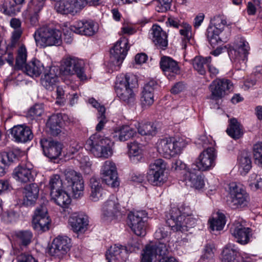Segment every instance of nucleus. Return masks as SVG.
Listing matches in <instances>:
<instances>
[{"label": "nucleus", "instance_id": "nucleus-1", "mask_svg": "<svg viewBox=\"0 0 262 262\" xmlns=\"http://www.w3.org/2000/svg\"><path fill=\"white\" fill-rule=\"evenodd\" d=\"M196 221L190 207L185 206L180 208H172L167 215L166 223L174 231L184 232L194 227Z\"/></svg>", "mask_w": 262, "mask_h": 262}, {"label": "nucleus", "instance_id": "nucleus-2", "mask_svg": "<svg viewBox=\"0 0 262 262\" xmlns=\"http://www.w3.org/2000/svg\"><path fill=\"white\" fill-rule=\"evenodd\" d=\"M136 77L127 74L117 77L115 82V92L119 99L127 105H133L136 101L134 89L137 85Z\"/></svg>", "mask_w": 262, "mask_h": 262}, {"label": "nucleus", "instance_id": "nucleus-3", "mask_svg": "<svg viewBox=\"0 0 262 262\" xmlns=\"http://www.w3.org/2000/svg\"><path fill=\"white\" fill-rule=\"evenodd\" d=\"M84 147L96 157L108 158L113 155L111 141L97 133L90 137Z\"/></svg>", "mask_w": 262, "mask_h": 262}, {"label": "nucleus", "instance_id": "nucleus-4", "mask_svg": "<svg viewBox=\"0 0 262 262\" xmlns=\"http://www.w3.org/2000/svg\"><path fill=\"white\" fill-rule=\"evenodd\" d=\"M61 32L49 26H44L37 30L34 37L36 43L42 47L59 46L62 44Z\"/></svg>", "mask_w": 262, "mask_h": 262}, {"label": "nucleus", "instance_id": "nucleus-5", "mask_svg": "<svg viewBox=\"0 0 262 262\" xmlns=\"http://www.w3.org/2000/svg\"><path fill=\"white\" fill-rule=\"evenodd\" d=\"M187 144V141L183 138L166 137L158 141L157 149L160 154L169 159L180 154Z\"/></svg>", "mask_w": 262, "mask_h": 262}, {"label": "nucleus", "instance_id": "nucleus-6", "mask_svg": "<svg viewBox=\"0 0 262 262\" xmlns=\"http://www.w3.org/2000/svg\"><path fill=\"white\" fill-rule=\"evenodd\" d=\"M167 252L166 244L161 242L147 245L143 250L141 262H154L158 255L164 256L167 254ZM160 262H178V261L174 257H170L165 261Z\"/></svg>", "mask_w": 262, "mask_h": 262}, {"label": "nucleus", "instance_id": "nucleus-7", "mask_svg": "<svg viewBox=\"0 0 262 262\" xmlns=\"http://www.w3.org/2000/svg\"><path fill=\"white\" fill-rule=\"evenodd\" d=\"M217 151L213 147H208L204 149L191 165L194 171H207L212 169L215 165Z\"/></svg>", "mask_w": 262, "mask_h": 262}, {"label": "nucleus", "instance_id": "nucleus-8", "mask_svg": "<svg viewBox=\"0 0 262 262\" xmlns=\"http://www.w3.org/2000/svg\"><path fill=\"white\" fill-rule=\"evenodd\" d=\"M229 199L231 205L235 208H243L248 206L250 196L243 185L232 183L229 185Z\"/></svg>", "mask_w": 262, "mask_h": 262}, {"label": "nucleus", "instance_id": "nucleus-9", "mask_svg": "<svg viewBox=\"0 0 262 262\" xmlns=\"http://www.w3.org/2000/svg\"><path fill=\"white\" fill-rule=\"evenodd\" d=\"M166 168V164L161 159L156 160L149 165L147 179L148 182L154 186H159L163 185L167 180V176L164 171Z\"/></svg>", "mask_w": 262, "mask_h": 262}, {"label": "nucleus", "instance_id": "nucleus-10", "mask_svg": "<svg viewBox=\"0 0 262 262\" xmlns=\"http://www.w3.org/2000/svg\"><path fill=\"white\" fill-rule=\"evenodd\" d=\"M60 71L64 75L76 74L81 80H85L86 78L83 62L75 57H69L63 59Z\"/></svg>", "mask_w": 262, "mask_h": 262}, {"label": "nucleus", "instance_id": "nucleus-11", "mask_svg": "<svg viewBox=\"0 0 262 262\" xmlns=\"http://www.w3.org/2000/svg\"><path fill=\"white\" fill-rule=\"evenodd\" d=\"M250 47L248 42L242 39L239 43L234 47H230L228 50L230 59L236 64H239L241 68L246 66Z\"/></svg>", "mask_w": 262, "mask_h": 262}, {"label": "nucleus", "instance_id": "nucleus-12", "mask_svg": "<svg viewBox=\"0 0 262 262\" xmlns=\"http://www.w3.org/2000/svg\"><path fill=\"white\" fill-rule=\"evenodd\" d=\"M63 173L65 180L72 187L73 196L79 198L82 196L84 185L81 173L71 169H66Z\"/></svg>", "mask_w": 262, "mask_h": 262}, {"label": "nucleus", "instance_id": "nucleus-13", "mask_svg": "<svg viewBox=\"0 0 262 262\" xmlns=\"http://www.w3.org/2000/svg\"><path fill=\"white\" fill-rule=\"evenodd\" d=\"M128 225L138 236H144L146 233L147 213L145 211L130 212L128 215Z\"/></svg>", "mask_w": 262, "mask_h": 262}, {"label": "nucleus", "instance_id": "nucleus-14", "mask_svg": "<svg viewBox=\"0 0 262 262\" xmlns=\"http://www.w3.org/2000/svg\"><path fill=\"white\" fill-rule=\"evenodd\" d=\"M233 86L230 80L224 78H216L212 81L209 86L211 92L210 98L218 100L223 98Z\"/></svg>", "mask_w": 262, "mask_h": 262}, {"label": "nucleus", "instance_id": "nucleus-15", "mask_svg": "<svg viewBox=\"0 0 262 262\" xmlns=\"http://www.w3.org/2000/svg\"><path fill=\"white\" fill-rule=\"evenodd\" d=\"M51 220L48 215L47 208L44 205L37 207L32 219V226L37 231L44 232L49 229Z\"/></svg>", "mask_w": 262, "mask_h": 262}, {"label": "nucleus", "instance_id": "nucleus-16", "mask_svg": "<svg viewBox=\"0 0 262 262\" xmlns=\"http://www.w3.org/2000/svg\"><path fill=\"white\" fill-rule=\"evenodd\" d=\"M230 231L232 235L239 244L245 245L251 242L252 229L245 227L241 221H235L230 228Z\"/></svg>", "mask_w": 262, "mask_h": 262}, {"label": "nucleus", "instance_id": "nucleus-17", "mask_svg": "<svg viewBox=\"0 0 262 262\" xmlns=\"http://www.w3.org/2000/svg\"><path fill=\"white\" fill-rule=\"evenodd\" d=\"M101 217L104 221H111L121 215V207L118 199L111 195L103 204Z\"/></svg>", "mask_w": 262, "mask_h": 262}, {"label": "nucleus", "instance_id": "nucleus-18", "mask_svg": "<svg viewBox=\"0 0 262 262\" xmlns=\"http://www.w3.org/2000/svg\"><path fill=\"white\" fill-rule=\"evenodd\" d=\"M71 239L66 236H58L52 242L48 253L52 256L62 258L70 250Z\"/></svg>", "mask_w": 262, "mask_h": 262}, {"label": "nucleus", "instance_id": "nucleus-19", "mask_svg": "<svg viewBox=\"0 0 262 262\" xmlns=\"http://www.w3.org/2000/svg\"><path fill=\"white\" fill-rule=\"evenodd\" d=\"M101 176L102 181L112 187L119 185L117 168L115 164L111 161H106L101 167Z\"/></svg>", "mask_w": 262, "mask_h": 262}, {"label": "nucleus", "instance_id": "nucleus-20", "mask_svg": "<svg viewBox=\"0 0 262 262\" xmlns=\"http://www.w3.org/2000/svg\"><path fill=\"white\" fill-rule=\"evenodd\" d=\"M43 152L51 159H56L61 155L62 144L59 141L51 138H43L40 141Z\"/></svg>", "mask_w": 262, "mask_h": 262}, {"label": "nucleus", "instance_id": "nucleus-21", "mask_svg": "<svg viewBox=\"0 0 262 262\" xmlns=\"http://www.w3.org/2000/svg\"><path fill=\"white\" fill-rule=\"evenodd\" d=\"M70 29L76 34L91 36L98 31V26L92 20H83L76 21L70 26Z\"/></svg>", "mask_w": 262, "mask_h": 262}, {"label": "nucleus", "instance_id": "nucleus-22", "mask_svg": "<svg viewBox=\"0 0 262 262\" xmlns=\"http://www.w3.org/2000/svg\"><path fill=\"white\" fill-rule=\"evenodd\" d=\"M160 65L165 75L169 79H173L176 75L181 73V68L178 62L170 57H161Z\"/></svg>", "mask_w": 262, "mask_h": 262}, {"label": "nucleus", "instance_id": "nucleus-23", "mask_svg": "<svg viewBox=\"0 0 262 262\" xmlns=\"http://www.w3.org/2000/svg\"><path fill=\"white\" fill-rule=\"evenodd\" d=\"M10 134L17 143H26L31 141L33 134L29 127L25 125H17L10 129Z\"/></svg>", "mask_w": 262, "mask_h": 262}, {"label": "nucleus", "instance_id": "nucleus-24", "mask_svg": "<svg viewBox=\"0 0 262 262\" xmlns=\"http://www.w3.org/2000/svg\"><path fill=\"white\" fill-rule=\"evenodd\" d=\"M127 45V39L123 38L118 40L111 50L112 58L114 59L113 62L118 66L122 63L127 55L128 50Z\"/></svg>", "mask_w": 262, "mask_h": 262}, {"label": "nucleus", "instance_id": "nucleus-25", "mask_svg": "<svg viewBox=\"0 0 262 262\" xmlns=\"http://www.w3.org/2000/svg\"><path fill=\"white\" fill-rule=\"evenodd\" d=\"M69 224L74 232L82 233L87 230L89 221L86 216L74 213L69 217Z\"/></svg>", "mask_w": 262, "mask_h": 262}, {"label": "nucleus", "instance_id": "nucleus-26", "mask_svg": "<svg viewBox=\"0 0 262 262\" xmlns=\"http://www.w3.org/2000/svg\"><path fill=\"white\" fill-rule=\"evenodd\" d=\"M105 256L108 262H125L127 249L122 245H114L106 251Z\"/></svg>", "mask_w": 262, "mask_h": 262}, {"label": "nucleus", "instance_id": "nucleus-27", "mask_svg": "<svg viewBox=\"0 0 262 262\" xmlns=\"http://www.w3.org/2000/svg\"><path fill=\"white\" fill-rule=\"evenodd\" d=\"M150 37L157 48L164 49L168 45L167 34L159 25L152 26L150 30Z\"/></svg>", "mask_w": 262, "mask_h": 262}, {"label": "nucleus", "instance_id": "nucleus-28", "mask_svg": "<svg viewBox=\"0 0 262 262\" xmlns=\"http://www.w3.org/2000/svg\"><path fill=\"white\" fill-rule=\"evenodd\" d=\"M238 248L233 244H229L224 248L222 252L223 262H250L248 258H245L239 255Z\"/></svg>", "mask_w": 262, "mask_h": 262}, {"label": "nucleus", "instance_id": "nucleus-29", "mask_svg": "<svg viewBox=\"0 0 262 262\" xmlns=\"http://www.w3.org/2000/svg\"><path fill=\"white\" fill-rule=\"evenodd\" d=\"M196 171H194L191 168L187 171H185L181 180L185 182L186 184L196 189L200 190L204 188L205 183L203 178L201 176L196 175Z\"/></svg>", "mask_w": 262, "mask_h": 262}, {"label": "nucleus", "instance_id": "nucleus-30", "mask_svg": "<svg viewBox=\"0 0 262 262\" xmlns=\"http://www.w3.org/2000/svg\"><path fill=\"white\" fill-rule=\"evenodd\" d=\"M32 169V167L27 165H19L14 170L13 177L21 183H26L31 182L34 180Z\"/></svg>", "mask_w": 262, "mask_h": 262}, {"label": "nucleus", "instance_id": "nucleus-31", "mask_svg": "<svg viewBox=\"0 0 262 262\" xmlns=\"http://www.w3.org/2000/svg\"><path fill=\"white\" fill-rule=\"evenodd\" d=\"M63 124L60 114H53L49 118L46 123L47 128L53 136H57L61 132Z\"/></svg>", "mask_w": 262, "mask_h": 262}, {"label": "nucleus", "instance_id": "nucleus-32", "mask_svg": "<svg viewBox=\"0 0 262 262\" xmlns=\"http://www.w3.org/2000/svg\"><path fill=\"white\" fill-rule=\"evenodd\" d=\"M55 70L57 71L58 69L56 67L50 68L49 72L45 73L40 79L41 85L47 90L53 91L56 86L58 78L55 73Z\"/></svg>", "mask_w": 262, "mask_h": 262}, {"label": "nucleus", "instance_id": "nucleus-33", "mask_svg": "<svg viewBox=\"0 0 262 262\" xmlns=\"http://www.w3.org/2000/svg\"><path fill=\"white\" fill-rule=\"evenodd\" d=\"M90 199L93 202H97L103 196V189L100 180L95 177L90 180Z\"/></svg>", "mask_w": 262, "mask_h": 262}, {"label": "nucleus", "instance_id": "nucleus-34", "mask_svg": "<svg viewBox=\"0 0 262 262\" xmlns=\"http://www.w3.org/2000/svg\"><path fill=\"white\" fill-rule=\"evenodd\" d=\"M157 86V82L153 80L150 81L145 85L141 98L143 105L149 106L153 104L154 102V91Z\"/></svg>", "mask_w": 262, "mask_h": 262}, {"label": "nucleus", "instance_id": "nucleus-35", "mask_svg": "<svg viewBox=\"0 0 262 262\" xmlns=\"http://www.w3.org/2000/svg\"><path fill=\"white\" fill-rule=\"evenodd\" d=\"M114 137L120 141H125L132 138L136 134V130L128 125H122L114 130Z\"/></svg>", "mask_w": 262, "mask_h": 262}, {"label": "nucleus", "instance_id": "nucleus-36", "mask_svg": "<svg viewBox=\"0 0 262 262\" xmlns=\"http://www.w3.org/2000/svg\"><path fill=\"white\" fill-rule=\"evenodd\" d=\"M16 160V155L13 151H0V176L4 175L6 169Z\"/></svg>", "mask_w": 262, "mask_h": 262}, {"label": "nucleus", "instance_id": "nucleus-37", "mask_svg": "<svg viewBox=\"0 0 262 262\" xmlns=\"http://www.w3.org/2000/svg\"><path fill=\"white\" fill-rule=\"evenodd\" d=\"M43 64L38 60L34 59L31 62L26 64L24 70L26 74L30 77H38L44 71Z\"/></svg>", "mask_w": 262, "mask_h": 262}, {"label": "nucleus", "instance_id": "nucleus-38", "mask_svg": "<svg viewBox=\"0 0 262 262\" xmlns=\"http://www.w3.org/2000/svg\"><path fill=\"white\" fill-rule=\"evenodd\" d=\"M39 188L36 184L27 186L24 191V203L26 205H32L37 199Z\"/></svg>", "mask_w": 262, "mask_h": 262}, {"label": "nucleus", "instance_id": "nucleus-39", "mask_svg": "<svg viewBox=\"0 0 262 262\" xmlns=\"http://www.w3.org/2000/svg\"><path fill=\"white\" fill-rule=\"evenodd\" d=\"M52 199L54 202L61 207H66L71 202L68 193L63 189L58 191L50 192Z\"/></svg>", "mask_w": 262, "mask_h": 262}, {"label": "nucleus", "instance_id": "nucleus-40", "mask_svg": "<svg viewBox=\"0 0 262 262\" xmlns=\"http://www.w3.org/2000/svg\"><path fill=\"white\" fill-rule=\"evenodd\" d=\"M226 132L233 139H238L243 135V127L235 118H232L229 121Z\"/></svg>", "mask_w": 262, "mask_h": 262}, {"label": "nucleus", "instance_id": "nucleus-41", "mask_svg": "<svg viewBox=\"0 0 262 262\" xmlns=\"http://www.w3.org/2000/svg\"><path fill=\"white\" fill-rule=\"evenodd\" d=\"M209 227L212 231L222 230L226 224L225 215L217 212L209 221Z\"/></svg>", "mask_w": 262, "mask_h": 262}, {"label": "nucleus", "instance_id": "nucleus-42", "mask_svg": "<svg viewBox=\"0 0 262 262\" xmlns=\"http://www.w3.org/2000/svg\"><path fill=\"white\" fill-rule=\"evenodd\" d=\"M135 126L142 136H155L157 133L156 127L151 122H136Z\"/></svg>", "mask_w": 262, "mask_h": 262}, {"label": "nucleus", "instance_id": "nucleus-43", "mask_svg": "<svg viewBox=\"0 0 262 262\" xmlns=\"http://www.w3.org/2000/svg\"><path fill=\"white\" fill-rule=\"evenodd\" d=\"M16 241L20 246L27 247L31 242L33 234L29 230H21L15 233Z\"/></svg>", "mask_w": 262, "mask_h": 262}, {"label": "nucleus", "instance_id": "nucleus-44", "mask_svg": "<svg viewBox=\"0 0 262 262\" xmlns=\"http://www.w3.org/2000/svg\"><path fill=\"white\" fill-rule=\"evenodd\" d=\"M55 8L58 13L62 14L76 13L72 0H63L56 4Z\"/></svg>", "mask_w": 262, "mask_h": 262}, {"label": "nucleus", "instance_id": "nucleus-45", "mask_svg": "<svg viewBox=\"0 0 262 262\" xmlns=\"http://www.w3.org/2000/svg\"><path fill=\"white\" fill-rule=\"evenodd\" d=\"M227 24L226 17L224 15L219 14L213 17L210 20V25L208 27H211L212 29L217 32H222L224 29L225 26Z\"/></svg>", "mask_w": 262, "mask_h": 262}, {"label": "nucleus", "instance_id": "nucleus-46", "mask_svg": "<svg viewBox=\"0 0 262 262\" xmlns=\"http://www.w3.org/2000/svg\"><path fill=\"white\" fill-rule=\"evenodd\" d=\"M221 33V32H217L213 30L211 27H208L206 32L207 37L213 47L222 41V38L220 36Z\"/></svg>", "mask_w": 262, "mask_h": 262}, {"label": "nucleus", "instance_id": "nucleus-47", "mask_svg": "<svg viewBox=\"0 0 262 262\" xmlns=\"http://www.w3.org/2000/svg\"><path fill=\"white\" fill-rule=\"evenodd\" d=\"M192 66L194 69L197 72L201 75H205L206 73V70L205 65H206L204 61V57L202 56H196L192 60Z\"/></svg>", "mask_w": 262, "mask_h": 262}, {"label": "nucleus", "instance_id": "nucleus-48", "mask_svg": "<svg viewBox=\"0 0 262 262\" xmlns=\"http://www.w3.org/2000/svg\"><path fill=\"white\" fill-rule=\"evenodd\" d=\"M27 57V51L25 45H21L17 51V55L16 59V65L23 68L26 64Z\"/></svg>", "mask_w": 262, "mask_h": 262}, {"label": "nucleus", "instance_id": "nucleus-49", "mask_svg": "<svg viewBox=\"0 0 262 262\" xmlns=\"http://www.w3.org/2000/svg\"><path fill=\"white\" fill-rule=\"evenodd\" d=\"M43 112V105L41 104H36L28 111L27 116L31 119H35L40 117Z\"/></svg>", "mask_w": 262, "mask_h": 262}, {"label": "nucleus", "instance_id": "nucleus-50", "mask_svg": "<svg viewBox=\"0 0 262 262\" xmlns=\"http://www.w3.org/2000/svg\"><path fill=\"white\" fill-rule=\"evenodd\" d=\"M49 186L51 190L50 192L53 191H58L62 189V182L59 175L54 174L51 177Z\"/></svg>", "mask_w": 262, "mask_h": 262}, {"label": "nucleus", "instance_id": "nucleus-51", "mask_svg": "<svg viewBox=\"0 0 262 262\" xmlns=\"http://www.w3.org/2000/svg\"><path fill=\"white\" fill-rule=\"evenodd\" d=\"M239 164L240 168L243 171L241 172L244 174L247 173L252 167L251 159L247 154L241 156Z\"/></svg>", "mask_w": 262, "mask_h": 262}, {"label": "nucleus", "instance_id": "nucleus-52", "mask_svg": "<svg viewBox=\"0 0 262 262\" xmlns=\"http://www.w3.org/2000/svg\"><path fill=\"white\" fill-rule=\"evenodd\" d=\"M214 247L211 245H207L204 248V253L201 258V262L214 261Z\"/></svg>", "mask_w": 262, "mask_h": 262}, {"label": "nucleus", "instance_id": "nucleus-53", "mask_svg": "<svg viewBox=\"0 0 262 262\" xmlns=\"http://www.w3.org/2000/svg\"><path fill=\"white\" fill-rule=\"evenodd\" d=\"M45 0H32L28 4L29 13H38L44 6Z\"/></svg>", "mask_w": 262, "mask_h": 262}, {"label": "nucleus", "instance_id": "nucleus-54", "mask_svg": "<svg viewBox=\"0 0 262 262\" xmlns=\"http://www.w3.org/2000/svg\"><path fill=\"white\" fill-rule=\"evenodd\" d=\"M253 157L255 163L262 166V142H259L254 145Z\"/></svg>", "mask_w": 262, "mask_h": 262}, {"label": "nucleus", "instance_id": "nucleus-55", "mask_svg": "<svg viewBox=\"0 0 262 262\" xmlns=\"http://www.w3.org/2000/svg\"><path fill=\"white\" fill-rule=\"evenodd\" d=\"M0 11L7 15H12L16 14L19 10H16L14 5L9 4L7 2H4L0 5Z\"/></svg>", "mask_w": 262, "mask_h": 262}, {"label": "nucleus", "instance_id": "nucleus-56", "mask_svg": "<svg viewBox=\"0 0 262 262\" xmlns=\"http://www.w3.org/2000/svg\"><path fill=\"white\" fill-rule=\"evenodd\" d=\"M105 108L104 107H100L99 109V113L98 116V123L96 125V130L97 132L101 131L104 127L105 124L107 122L105 116Z\"/></svg>", "mask_w": 262, "mask_h": 262}, {"label": "nucleus", "instance_id": "nucleus-57", "mask_svg": "<svg viewBox=\"0 0 262 262\" xmlns=\"http://www.w3.org/2000/svg\"><path fill=\"white\" fill-rule=\"evenodd\" d=\"M128 155L130 158L138 157L141 154V149L137 142H132L128 144Z\"/></svg>", "mask_w": 262, "mask_h": 262}, {"label": "nucleus", "instance_id": "nucleus-58", "mask_svg": "<svg viewBox=\"0 0 262 262\" xmlns=\"http://www.w3.org/2000/svg\"><path fill=\"white\" fill-rule=\"evenodd\" d=\"M170 236V232L167 227H161L158 229L155 233V237L158 240L165 239L168 241Z\"/></svg>", "mask_w": 262, "mask_h": 262}, {"label": "nucleus", "instance_id": "nucleus-59", "mask_svg": "<svg viewBox=\"0 0 262 262\" xmlns=\"http://www.w3.org/2000/svg\"><path fill=\"white\" fill-rule=\"evenodd\" d=\"M191 26L186 23H183L180 30V34L183 36V39L189 41L191 37Z\"/></svg>", "mask_w": 262, "mask_h": 262}, {"label": "nucleus", "instance_id": "nucleus-60", "mask_svg": "<svg viewBox=\"0 0 262 262\" xmlns=\"http://www.w3.org/2000/svg\"><path fill=\"white\" fill-rule=\"evenodd\" d=\"M21 35L20 32H12L10 42L7 46V50L13 49L17 46Z\"/></svg>", "mask_w": 262, "mask_h": 262}, {"label": "nucleus", "instance_id": "nucleus-61", "mask_svg": "<svg viewBox=\"0 0 262 262\" xmlns=\"http://www.w3.org/2000/svg\"><path fill=\"white\" fill-rule=\"evenodd\" d=\"M186 164L183 163L182 161L180 160H175L172 163L171 165V170L173 171H181L183 170L182 172V176H183V173L185 172V171H187L189 169H191L190 168L186 169Z\"/></svg>", "mask_w": 262, "mask_h": 262}, {"label": "nucleus", "instance_id": "nucleus-62", "mask_svg": "<svg viewBox=\"0 0 262 262\" xmlns=\"http://www.w3.org/2000/svg\"><path fill=\"white\" fill-rule=\"evenodd\" d=\"M80 167L81 169L85 171V173L89 174L91 171V167L92 164L90 161V159L88 157L84 156L79 160Z\"/></svg>", "mask_w": 262, "mask_h": 262}, {"label": "nucleus", "instance_id": "nucleus-63", "mask_svg": "<svg viewBox=\"0 0 262 262\" xmlns=\"http://www.w3.org/2000/svg\"><path fill=\"white\" fill-rule=\"evenodd\" d=\"M158 5L157 10L158 12H164L170 9L172 0H158Z\"/></svg>", "mask_w": 262, "mask_h": 262}, {"label": "nucleus", "instance_id": "nucleus-64", "mask_svg": "<svg viewBox=\"0 0 262 262\" xmlns=\"http://www.w3.org/2000/svg\"><path fill=\"white\" fill-rule=\"evenodd\" d=\"M17 262H37L35 258L28 253H21L16 258Z\"/></svg>", "mask_w": 262, "mask_h": 262}]
</instances>
